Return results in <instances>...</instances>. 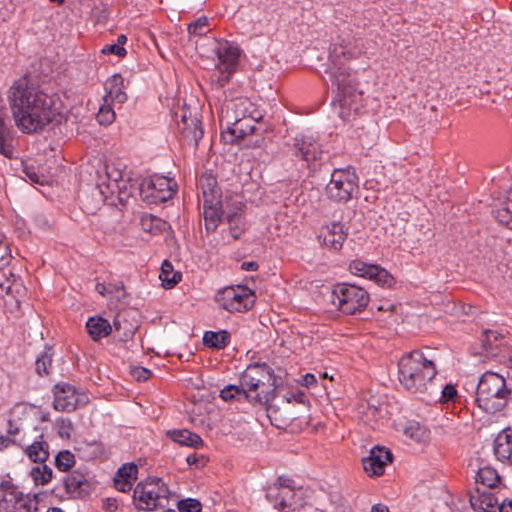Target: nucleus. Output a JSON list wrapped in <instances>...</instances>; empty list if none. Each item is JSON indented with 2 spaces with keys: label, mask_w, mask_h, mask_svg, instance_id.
<instances>
[{
  "label": "nucleus",
  "mask_w": 512,
  "mask_h": 512,
  "mask_svg": "<svg viewBox=\"0 0 512 512\" xmlns=\"http://www.w3.org/2000/svg\"><path fill=\"white\" fill-rule=\"evenodd\" d=\"M179 512H201L202 504L199 500L187 498L180 500L177 504Z\"/></svg>",
  "instance_id": "nucleus-47"
},
{
  "label": "nucleus",
  "mask_w": 512,
  "mask_h": 512,
  "mask_svg": "<svg viewBox=\"0 0 512 512\" xmlns=\"http://www.w3.org/2000/svg\"><path fill=\"white\" fill-rule=\"evenodd\" d=\"M371 512H390V511L386 505L376 504L372 507Z\"/></svg>",
  "instance_id": "nucleus-64"
},
{
  "label": "nucleus",
  "mask_w": 512,
  "mask_h": 512,
  "mask_svg": "<svg viewBox=\"0 0 512 512\" xmlns=\"http://www.w3.org/2000/svg\"><path fill=\"white\" fill-rule=\"evenodd\" d=\"M230 342V334L226 330L218 332L207 331L203 336V343L207 347L223 349Z\"/></svg>",
  "instance_id": "nucleus-32"
},
{
  "label": "nucleus",
  "mask_w": 512,
  "mask_h": 512,
  "mask_svg": "<svg viewBox=\"0 0 512 512\" xmlns=\"http://www.w3.org/2000/svg\"><path fill=\"white\" fill-rule=\"evenodd\" d=\"M500 334L493 330H486L483 332L482 345L486 351H493L497 348L494 343L498 340Z\"/></svg>",
  "instance_id": "nucleus-51"
},
{
  "label": "nucleus",
  "mask_w": 512,
  "mask_h": 512,
  "mask_svg": "<svg viewBox=\"0 0 512 512\" xmlns=\"http://www.w3.org/2000/svg\"><path fill=\"white\" fill-rule=\"evenodd\" d=\"M220 397L224 401H231L233 399H245V391L236 385H228L220 392Z\"/></svg>",
  "instance_id": "nucleus-43"
},
{
  "label": "nucleus",
  "mask_w": 512,
  "mask_h": 512,
  "mask_svg": "<svg viewBox=\"0 0 512 512\" xmlns=\"http://www.w3.org/2000/svg\"><path fill=\"white\" fill-rule=\"evenodd\" d=\"M221 200L213 203L202 202L205 229L208 233L214 232L221 221Z\"/></svg>",
  "instance_id": "nucleus-26"
},
{
  "label": "nucleus",
  "mask_w": 512,
  "mask_h": 512,
  "mask_svg": "<svg viewBox=\"0 0 512 512\" xmlns=\"http://www.w3.org/2000/svg\"><path fill=\"white\" fill-rule=\"evenodd\" d=\"M227 222L231 236L237 240L245 231V221L242 212L236 211L227 215Z\"/></svg>",
  "instance_id": "nucleus-37"
},
{
  "label": "nucleus",
  "mask_w": 512,
  "mask_h": 512,
  "mask_svg": "<svg viewBox=\"0 0 512 512\" xmlns=\"http://www.w3.org/2000/svg\"><path fill=\"white\" fill-rule=\"evenodd\" d=\"M6 114L0 115V154L12 158L14 149L12 146L11 131L6 125Z\"/></svg>",
  "instance_id": "nucleus-31"
},
{
  "label": "nucleus",
  "mask_w": 512,
  "mask_h": 512,
  "mask_svg": "<svg viewBox=\"0 0 512 512\" xmlns=\"http://www.w3.org/2000/svg\"><path fill=\"white\" fill-rule=\"evenodd\" d=\"M170 495L167 484L162 478L149 476L134 488L133 501L137 509L153 511L164 506Z\"/></svg>",
  "instance_id": "nucleus-5"
},
{
  "label": "nucleus",
  "mask_w": 512,
  "mask_h": 512,
  "mask_svg": "<svg viewBox=\"0 0 512 512\" xmlns=\"http://www.w3.org/2000/svg\"><path fill=\"white\" fill-rule=\"evenodd\" d=\"M369 300V294L366 290L352 284H338L331 293L333 305L348 315L363 311Z\"/></svg>",
  "instance_id": "nucleus-8"
},
{
  "label": "nucleus",
  "mask_w": 512,
  "mask_h": 512,
  "mask_svg": "<svg viewBox=\"0 0 512 512\" xmlns=\"http://www.w3.org/2000/svg\"><path fill=\"white\" fill-rule=\"evenodd\" d=\"M294 498H295L294 490H292V489L283 490V497L281 498V502L278 503L279 512H286L288 510L294 509V506L296 504Z\"/></svg>",
  "instance_id": "nucleus-46"
},
{
  "label": "nucleus",
  "mask_w": 512,
  "mask_h": 512,
  "mask_svg": "<svg viewBox=\"0 0 512 512\" xmlns=\"http://www.w3.org/2000/svg\"><path fill=\"white\" fill-rule=\"evenodd\" d=\"M25 453L31 461L42 464L49 458V445L41 435L40 440L27 446Z\"/></svg>",
  "instance_id": "nucleus-28"
},
{
  "label": "nucleus",
  "mask_w": 512,
  "mask_h": 512,
  "mask_svg": "<svg viewBox=\"0 0 512 512\" xmlns=\"http://www.w3.org/2000/svg\"><path fill=\"white\" fill-rule=\"evenodd\" d=\"M53 355L54 353L52 348L48 347L44 351H42L40 355L36 358L35 366L36 372L39 376L49 375L50 368L52 366Z\"/></svg>",
  "instance_id": "nucleus-38"
},
{
  "label": "nucleus",
  "mask_w": 512,
  "mask_h": 512,
  "mask_svg": "<svg viewBox=\"0 0 512 512\" xmlns=\"http://www.w3.org/2000/svg\"><path fill=\"white\" fill-rule=\"evenodd\" d=\"M291 156L301 160L302 166L316 169L320 166L324 158V150L321 143L313 136L299 135L294 138L290 147Z\"/></svg>",
  "instance_id": "nucleus-12"
},
{
  "label": "nucleus",
  "mask_w": 512,
  "mask_h": 512,
  "mask_svg": "<svg viewBox=\"0 0 512 512\" xmlns=\"http://www.w3.org/2000/svg\"><path fill=\"white\" fill-rule=\"evenodd\" d=\"M123 88L124 78L120 74H114L108 78L105 83V102L110 100L111 102H117L119 104L124 103L127 99V95L123 91Z\"/></svg>",
  "instance_id": "nucleus-24"
},
{
  "label": "nucleus",
  "mask_w": 512,
  "mask_h": 512,
  "mask_svg": "<svg viewBox=\"0 0 512 512\" xmlns=\"http://www.w3.org/2000/svg\"><path fill=\"white\" fill-rule=\"evenodd\" d=\"M159 278L161 279L165 288H172L181 280V274L173 271L171 262L165 260L162 263L161 273Z\"/></svg>",
  "instance_id": "nucleus-36"
},
{
  "label": "nucleus",
  "mask_w": 512,
  "mask_h": 512,
  "mask_svg": "<svg viewBox=\"0 0 512 512\" xmlns=\"http://www.w3.org/2000/svg\"><path fill=\"white\" fill-rule=\"evenodd\" d=\"M274 486H278L281 490L292 489L295 490V481L287 476H279L276 482L273 484Z\"/></svg>",
  "instance_id": "nucleus-54"
},
{
  "label": "nucleus",
  "mask_w": 512,
  "mask_h": 512,
  "mask_svg": "<svg viewBox=\"0 0 512 512\" xmlns=\"http://www.w3.org/2000/svg\"><path fill=\"white\" fill-rule=\"evenodd\" d=\"M22 494L10 481H2L0 483V512H17V505Z\"/></svg>",
  "instance_id": "nucleus-21"
},
{
  "label": "nucleus",
  "mask_w": 512,
  "mask_h": 512,
  "mask_svg": "<svg viewBox=\"0 0 512 512\" xmlns=\"http://www.w3.org/2000/svg\"><path fill=\"white\" fill-rule=\"evenodd\" d=\"M326 73L329 74L332 86L337 90L341 106L340 117L346 119L349 117V113L346 114L345 109H353L354 111L358 109L357 106H353L354 98L358 95L350 69L343 62H330Z\"/></svg>",
  "instance_id": "nucleus-6"
},
{
  "label": "nucleus",
  "mask_w": 512,
  "mask_h": 512,
  "mask_svg": "<svg viewBox=\"0 0 512 512\" xmlns=\"http://www.w3.org/2000/svg\"><path fill=\"white\" fill-rule=\"evenodd\" d=\"M205 457L203 455H197L196 453H192L187 456L186 462L189 466H203L205 464Z\"/></svg>",
  "instance_id": "nucleus-60"
},
{
  "label": "nucleus",
  "mask_w": 512,
  "mask_h": 512,
  "mask_svg": "<svg viewBox=\"0 0 512 512\" xmlns=\"http://www.w3.org/2000/svg\"><path fill=\"white\" fill-rule=\"evenodd\" d=\"M495 218L500 224L512 229V186L508 191L507 199L496 209Z\"/></svg>",
  "instance_id": "nucleus-33"
},
{
  "label": "nucleus",
  "mask_w": 512,
  "mask_h": 512,
  "mask_svg": "<svg viewBox=\"0 0 512 512\" xmlns=\"http://www.w3.org/2000/svg\"><path fill=\"white\" fill-rule=\"evenodd\" d=\"M173 185L172 180L164 176L147 177L140 184V196L147 204H160L173 197Z\"/></svg>",
  "instance_id": "nucleus-13"
},
{
  "label": "nucleus",
  "mask_w": 512,
  "mask_h": 512,
  "mask_svg": "<svg viewBox=\"0 0 512 512\" xmlns=\"http://www.w3.org/2000/svg\"><path fill=\"white\" fill-rule=\"evenodd\" d=\"M500 476L497 471L489 466L479 468L476 476V482L487 488H495L500 483Z\"/></svg>",
  "instance_id": "nucleus-34"
},
{
  "label": "nucleus",
  "mask_w": 512,
  "mask_h": 512,
  "mask_svg": "<svg viewBox=\"0 0 512 512\" xmlns=\"http://www.w3.org/2000/svg\"><path fill=\"white\" fill-rule=\"evenodd\" d=\"M86 328L94 341L107 337L112 331L109 321L100 316L90 317L86 323Z\"/></svg>",
  "instance_id": "nucleus-27"
},
{
  "label": "nucleus",
  "mask_w": 512,
  "mask_h": 512,
  "mask_svg": "<svg viewBox=\"0 0 512 512\" xmlns=\"http://www.w3.org/2000/svg\"><path fill=\"white\" fill-rule=\"evenodd\" d=\"M359 413L363 414V418L365 421H370L373 418H376L378 414V408L374 405L367 404V408L365 409L364 404H359L358 406Z\"/></svg>",
  "instance_id": "nucleus-53"
},
{
  "label": "nucleus",
  "mask_w": 512,
  "mask_h": 512,
  "mask_svg": "<svg viewBox=\"0 0 512 512\" xmlns=\"http://www.w3.org/2000/svg\"><path fill=\"white\" fill-rule=\"evenodd\" d=\"M265 497L267 501L273 505L274 509L279 511L278 503L281 502V498L283 497V490L272 484L267 488Z\"/></svg>",
  "instance_id": "nucleus-49"
},
{
  "label": "nucleus",
  "mask_w": 512,
  "mask_h": 512,
  "mask_svg": "<svg viewBox=\"0 0 512 512\" xmlns=\"http://www.w3.org/2000/svg\"><path fill=\"white\" fill-rule=\"evenodd\" d=\"M255 293L246 286H227L215 295L217 304L230 313L246 312L255 304Z\"/></svg>",
  "instance_id": "nucleus-9"
},
{
  "label": "nucleus",
  "mask_w": 512,
  "mask_h": 512,
  "mask_svg": "<svg viewBox=\"0 0 512 512\" xmlns=\"http://www.w3.org/2000/svg\"><path fill=\"white\" fill-rule=\"evenodd\" d=\"M359 178L352 167L337 168L331 173L325 192L327 197L338 203L348 202L358 191Z\"/></svg>",
  "instance_id": "nucleus-7"
},
{
  "label": "nucleus",
  "mask_w": 512,
  "mask_h": 512,
  "mask_svg": "<svg viewBox=\"0 0 512 512\" xmlns=\"http://www.w3.org/2000/svg\"><path fill=\"white\" fill-rule=\"evenodd\" d=\"M494 454L498 460L512 464V433L508 430L497 435L494 441Z\"/></svg>",
  "instance_id": "nucleus-25"
},
{
  "label": "nucleus",
  "mask_w": 512,
  "mask_h": 512,
  "mask_svg": "<svg viewBox=\"0 0 512 512\" xmlns=\"http://www.w3.org/2000/svg\"><path fill=\"white\" fill-rule=\"evenodd\" d=\"M399 382L411 393H425L437 375L434 360L423 351L414 350L403 355L398 363Z\"/></svg>",
  "instance_id": "nucleus-2"
},
{
  "label": "nucleus",
  "mask_w": 512,
  "mask_h": 512,
  "mask_svg": "<svg viewBox=\"0 0 512 512\" xmlns=\"http://www.w3.org/2000/svg\"><path fill=\"white\" fill-rule=\"evenodd\" d=\"M103 54H115L117 56H124L126 54V50L119 44H111L106 45L102 49Z\"/></svg>",
  "instance_id": "nucleus-58"
},
{
  "label": "nucleus",
  "mask_w": 512,
  "mask_h": 512,
  "mask_svg": "<svg viewBox=\"0 0 512 512\" xmlns=\"http://www.w3.org/2000/svg\"><path fill=\"white\" fill-rule=\"evenodd\" d=\"M108 295H115L118 299L125 297L123 283L122 282L108 283Z\"/></svg>",
  "instance_id": "nucleus-57"
},
{
  "label": "nucleus",
  "mask_w": 512,
  "mask_h": 512,
  "mask_svg": "<svg viewBox=\"0 0 512 512\" xmlns=\"http://www.w3.org/2000/svg\"><path fill=\"white\" fill-rule=\"evenodd\" d=\"M0 288L5 290L7 294H18L23 288L21 279L13 272H9V277H6L4 282H0Z\"/></svg>",
  "instance_id": "nucleus-42"
},
{
  "label": "nucleus",
  "mask_w": 512,
  "mask_h": 512,
  "mask_svg": "<svg viewBox=\"0 0 512 512\" xmlns=\"http://www.w3.org/2000/svg\"><path fill=\"white\" fill-rule=\"evenodd\" d=\"M14 441L9 436H0V451L8 448Z\"/></svg>",
  "instance_id": "nucleus-61"
},
{
  "label": "nucleus",
  "mask_w": 512,
  "mask_h": 512,
  "mask_svg": "<svg viewBox=\"0 0 512 512\" xmlns=\"http://www.w3.org/2000/svg\"><path fill=\"white\" fill-rule=\"evenodd\" d=\"M303 381H304V385L305 386L310 387V386H313L316 383V378H315V376L313 374L307 373L304 376Z\"/></svg>",
  "instance_id": "nucleus-63"
},
{
  "label": "nucleus",
  "mask_w": 512,
  "mask_h": 512,
  "mask_svg": "<svg viewBox=\"0 0 512 512\" xmlns=\"http://www.w3.org/2000/svg\"><path fill=\"white\" fill-rule=\"evenodd\" d=\"M53 394V407L61 412H72L86 401L84 394L79 393L74 386L64 382L54 386Z\"/></svg>",
  "instance_id": "nucleus-14"
},
{
  "label": "nucleus",
  "mask_w": 512,
  "mask_h": 512,
  "mask_svg": "<svg viewBox=\"0 0 512 512\" xmlns=\"http://www.w3.org/2000/svg\"><path fill=\"white\" fill-rule=\"evenodd\" d=\"M95 290L102 296L108 295V284L97 283L95 286Z\"/></svg>",
  "instance_id": "nucleus-62"
},
{
  "label": "nucleus",
  "mask_w": 512,
  "mask_h": 512,
  "mask_svg": "<svg viewBox=\"0 0 512 512\" xmlns=\"http://www.w3.org/2000/svg\"><path fill=\"white\" fill-rule=\"evenodd\" d=\"M404 434L406 437L419 444L427 443L430 438V432L426 426L416 421L407 423L404 428Z\"/></svg>",
  "instance_id": "nucleus-29"
},
{
  "label": "nucleus",
  "mask_w": 512,
  "mask_h": 512,
  "mask_svg": "<svg viewBox=\"0 0 512 512\" xmlns=\"http://www.w3.org/2000/svg\"><path fill=\"white\" fill-rule=\"evenodd\" d=\"M276 378L265 363L250 364L240 377L245 399L252 403L268 404L275 397Z\"/></svg>",
  "instance_id": "nucleus-4"
},
{
  "label": "nucleus",
  "mask_w": 512,
  "mask_h": 512,
  "mask_svg": "<svg viewBox=\"0 0 512 512\" xmlns=\"http://www.w3.org/2000/svg\"><path fill=\"white\" fill-rule=\"evenodd\" d=\"M114 486L118 491L128 492L132 489L133 483L128 480L121 479L117 476L114 477Z\"/></svg>",
  "instance_id": "nucleus-59"
},
{
  "label": "nucleus",
  "mask_w": 512,
  "mask_h": 512,
  "mask_svg": "<svg viewBox=\"0 0 512 512\" xmlns=\"http://www.w3.org/2000/svg\"><path fill=\"white\" fill-rule=\"evenodd\" d=\"M137 473L138 467L133 463H127L118 469L115 476L133 483L137 478Z\"/></svg>",
  "instance_id": "nucleus-44"
},
{
  "label": "nucleus",
  "mask_w": 512,
  "mask_h": 512,
  "mask_svg": "<svg viewBox=\"0 0 512 512\" xmlns=\"http://www.w3.org/2000/svg\"><path fill=\"white\" fill-rule=\"evenodd\" d=\"M471 507L476 512H512V499L505 498L501 504L492 492L476 488V493L470 495Z\"/></svg>",
  "instance_id": "nucleus-16"
},
{
  "label": "nucleus",
  "mask_w": 512,
  "mask_h": 512,
  "mask_svg": "<svg viewBox=\"0 0 512 512\" xmlns=\"http://www.w3.org/2000/svg\"><path fill=\"white\" fill-rule=\"evenodd\" d=\"M392 453L389 449L375 446L367 457L362 459L363 469L370 477H378L384 474L385 467L392 462Z\"/></svg>",
  "instance_id": "nucleus-19"
},
{
  "label": "nucleus",
  "mask_w": 512,
  "mask_h": 512,
  "mask_svg": "<svg viewBox=\"0 0 512 512\" xmlns=\"http://www.w3.org/2000/svg\"><path fill=\"white\" fill-rule=\"evenodd\" d=\"M107 184H99L97 186L98 192L108 200L116 195L117 199L122 201L125 197L129 196L128 181L124 179L123 172L113 165L106 166Z\"/></svg>",
  "instance_id": "nucleus-15"
},
{
  "label": "nucleus",
  "mask_w": 512,
  "mask_h": 512,
  "mask_svg": "<svg viewBox=\"0 0 512 512\" xmlns=\"http://www.w3.org/2000/svg\"><path fill=\"white\" fill-rule=\"evenodd\" d=\"M64 486L68 494L78 498L85 497L90 491L89 481L78 471H73L64 478Z\"/></svg>",
  "instance_id": "nucleus-23"
},
{
  "label": "nucleus",
  "mask_w": 512,
  "mask_h": 512,
  "mask_svg": "<svg viewBox=\"0 0 512 512\" xmlns=\"http://www.w3.org/2000/svg\"><path fill=\"white\" fill-rule=\"evenodd\" d=\"M215 54L217 56V63L215 66L219 75L213 81L219 88H222L229 82L231 76L236 72L241 50L237 45L229 41H222L215 49Z\"/></svg>",
  "instance_id": "nucleus-10"
},
{
  "label": "nucleus",
  "mask_w": 512,
  "mask_h": 512,
  "mask_svg": "<svg viewBox=\"0 0 512 512\" xmlns=\"http://www.w3.org/2000/svg\"><path fill=\"white\" fill-rule=\"evenodd\" d=\"M75 464V457L69 450L60 451L55 458V466L58 470L66 472Z\"/></svg>",
  "instance_id": "nucleus-41"
},
{
  "label": "nucleus",
  "mask_w": 512,
  "mask_h": 512,
  "mask_svg": "<svg viewBox=\"0 0 512 512\" xmlns=\"http://www.w3.org/2000/svg\"><path fill=\"white\" fill-rule=\"evenodd\" d=\"M172 439L185 446H190L197 448L203 445V441L201 437L195 433H192L188 430H177L173 431L171 435Z\"/></svg>",
  "instance_id": "nucleus-35"
},
{
  "label": "nucleus",
  "mask_w": 512,
  "mask_h": 512,
  "mask_svg": "<svg viewBox=\"0 0 512 512\" xmlns=\"http://www.w3.org/2000/svg\"><path fill=\"white\" fill-rule=\"evenodd\" d=\"M198 186L202 193L200 198L202 202L213 203L221 200V189L214 175L203 173L198 180Z\"/></svg>",
  "instance_id": "nucleus-22"
},
{
  "label": "nucleus",
  "mask_w": 512,
  "mask_h": 512,
  "mask_svg": "<svg viewBox=\"0 0 512 512\" xmlns=\"http://www.w3.org/2000/svg\"><path fill=\"white\" fill-rule=\"evenodd\" d=\"M140 225L144 232L158 235L168 228V223L151 214L141 216Z\"/></svg>",
  "instance_id": "nucleus-30"
},
{
  "label": "nucleus",
  "mask_w": 512,
  "mask_h": 512,
  "mask_svg": "<svg viewBox=\"0 0 512 512\" xmlns=\"http://www.w3.org/2000/svg\"><path fill=\"white\" fill-rule=\"evenodd\" d=\"M348 236L345 225L341 222H331L320 228L318 240L329 250L339 251Z\"/></svg>",
  "instance_id": "nucleus-18"
},
{
  "label": "nucleus",
  "mask_w": 512,
  "mask_h": 512,
  "mask_svg": "<svg viewBox=\"0 0 512 512\" xmlns=\"http://www.w3.org/2000/svg\"><path fill=\"white\" fill-rule=\"evenodd\" d=\"M363 53L364 45L362 39L352 35V30L349 27H346L341 30V33L331 44L329 61L344 62L351 59H357Z\"/></svg>",
  "instance_id": "nucleus-11"
},
{
  "label": "nucleus",
  "mask_w": 512,
  "mask_h": 512,
  "mask_svg": "<svg viewBox=\"0 0 512 512\" xmlns=\"http://www.w3.org/2000/svg\"><path fill=\"white\" fill-rule=\"evenodd\" d=\"M242 126L241 121H236L231 128H228V130L223 133L224 139L229 142H234L235 139L243 138L246 132L243 130Z\"/></svg>",
  "instance_id": "nucleus-48"
},
{
  "label": "nucleus",
  "mask_w": 512,
  "mask_h": 512,
  "mask_svg": "<svg viewBox=\"0 0 512 512\" xmlns=\"http://www.w3.org/2000/svg\"><path fill=\"white\" fill-rule=\"evenodd\" d=\"M173 118L178 126L179 132H181L185 138L191 139L197 143L203 137L201 122L197 117H192L191 113L185 107L175 111Z\"/></svg>",
  "instance_id": "nucleus-20"
},
{
  "label": "nucleus",
  "mask_w": 512,
  "mask_h": 512,
  "mask_svg": "<svg viewBox=\"0 0 512 512\" xmlns=\"http://www.w3.org/2000/svg\"><path fill=\"white\" fill-rule=\"evenodd\" d=\"M349 270L356 276L367 278L382 286H391L394 281L386 269L362 260H353L349 265Z\"/></svg>",
  "instance_id": "nucleus-17"
},
{
  "label": "nucleus",
  "mask_w": 512,
  "mask_h": 512,
  "mask_svg": "<svg viewBox=\"0 0 512 512\" xmlns=\"http://www.w3.org/2000/svg\"><path fill=\"white\" fill-rule=\"evenodd\" d=\"M96 117L101 125H109L115 119V112L109 105H102Z\"/></svg>",
  "instance_id": "nucleus-50"
},
{
  "label": "nucleus",
  "mask_w": 512,
  "mask_h": 512,
  "mask_svg": "<svg viewBox=\"0 0 512 512\" xmlns=\"http://www.w3.org/2000/svg\"><path fill=\"white\" fill-rule=\"evenodd\" d=\"M52 475V469L44 463H40V465L33 467L30 471V476L36 485L48 484L52 479Z\"/></svg>",
  "instance_id": "nucleus-39"
},
{
  "label": "nucleus",
  "mask_w": 512,
  "mask_h": 512,
  "mask_svg": "<svg viewBox=\"0 0 512 512\" xmlns=\"http://www.w3.org/2000/svg\"><path fill=\"white\" fill-rule=\"evenodd\" d=\"M40 496L38 494L23 495L17 505V512H38Z\"/></svg>",
  "instance_id": "nucleus-40"
},
{
  "label": "nucleus",
  "mask_w": 512,
  "mask_h": 512,
  "mask_svg": "<svg viewBox=\"0 0 512 512\" xmlns=\"http://www.w3.org/2000/svg\"><path fill=\"white\" fill-rule=\"evenodd\" d=\"M475 402L483 411L494 414L512 404V379L485 372L479 379Z\"/></svg>",
  "instance_id": "nucleus-3"
},
{
  "label": "nucleus",
  "mask_w": 512,
  "mask_h": 512,
  "mask_svg": "<svg viewBox=\"0 0 512 512\" xmlns=\"http://www.w3.org/2000/svg\"><path fill=\"white\" fill-rule=\"evenodd\" d=\"M458 398L459 395L456 386L453 384H447L441 391V397L439 401L441 404H453L457 402Z\"/></svg>",
  "instance_id": "nucleus-45"
},
{
  "label": "nucleus",
  "mask_w": 512,
  "mask_h": 512,
  "mask_svg": "<svg viewBox=\"0 0 512 512\" xmlns=\"http://www.w3.org/2000/svg\"><path fill=\"white\" fill-rule=\"evenodd\" d=\"M208 25V20L206 17H200L195 22L189 24L188 32L190 34L202 35L205 33V28Z\"/></svg>",
  "instance_id": "nucleus-52"
},
{
  "label": "nucleus",
  "mask_w": 512,
  "mask_h": 512,
  "mask_svg": "<svg viewBox=\"0 0 512 512\" xmlns=\"http://www.w3.org/2000/svg\"><path fill=\"white\" fill-rule=\"evenodd\" d=\"M9 103L16 126L26 134L41 132L63 120L60 99L29 86L25 80L10 88Z\"/></svg>",
  "instance_id": "nucleus-1"
},
{
  "label": "nucleus",
  "mask_w": 512,
  "mask_h": 512,
  "mask_svg": "<svg viewBox=\"0 0 512 512\" xmlns=\"http://www.w3.org/2000/svg\"><path fill=\"white\" fill-rule=\"evenodd\" d=\"M11 253L8 246L0 241V269H3L11 261Z\"/></svg>",
  "instance_id": "nucleus-55"
},
{
  "label": "nucleus",
  "mask_w": 512,
  "mask_h": 512,
  "mask_svg": "<svg viewBox=\"0 0 512 512\" xmlns=\"http://www.w3.org/2000/svg\"><path fill=\"white\" fill-rule=\"evenodd\" d=\"M131 374L137 381H146L150 378L152 372L144 367H134Z\"/></svg>",
  "instance_id": "nucleus-56"
}]
</instances>
